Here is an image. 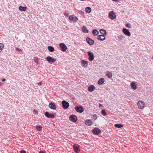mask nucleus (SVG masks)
<instances>
[{"label": "nucleus", "mask_w": 153, "mask_h": 153, "mask_svg": "<svg viewBox=\"0 0 153 153\" xmlns=\"http://www.w3.org/2000/svg\"><path fill=\"white\" fill-rule=\"evenodd\" d=\"M45 116L48 118H53L56 116V113L50 114L48 111L46 112L45 113Z\"/></svg>", "instance_id": "1"}, {"label": "nucleus", "mask_w": 153, "mask_h": 153, "mask_svg": "<svg viewBox=\"0 0 153 153\" xmlns=\"http://www.w3.org/2000/svg\"><path fill=\"white\" fill-rule=\"evenodd\" d=\"M5 80H6V79H4V78H3V79H2V81L3 82H4V81H5Z\"/></svg>", "instance_id": "41"}, {"label": "nucleus", "mask_w": 153, "mask_h": 153, "mask_svg": "<svg viewBox=\"0 0 153 153\" xmlns=\"http://www.w3.org/2000/svg\"><path fill=\"white\" fill-rule=\"evenodd\" d=\"M80 147V146L78 144H74V145L73 146V148L74 151L76 153H78L79 152L80 150L79 149V148Z\"/></svg>", "instance_id": "7"}, {"label": "nucleus", "mask_w": 153, "mask_h": 153, "mask_svg": "<svg viewBox=\"0 0 153 153\" xmlns=\"http://www.w3.org/2000/svg\"><path fill=\"white\" fill-rule=\"evenodd\" d=\"M20 153H26V152L24 150H22L20 151Z\"/></svg>", "instance_id": "38"}, {"label": "nucleus", "mask_w": 153, "mask_h": 153, "mask_svg": "<svg viewBox=\"0 0 153 153\" xmlns=\"http://www.w3.org/2000/svg\"><path fill=\"white\" fill-rule=\"evenodd\" d=\"M109 16L110 19L113 20L115 19L116 18V15L113 11H111L109 12Z\"/></svg>", "instance_id": "13"}, {"label": "nucleus", "mask_w": 153, "mask_h": 153, "mask_svg": "<svg viewBox=\"0 0 153 153\" xmlns=\"http://www.w3.org/2000/svg\"><path fill=\"white\" fill-rule=\"evenodd\" d=\"M82 65L83 67H86L88 65V61L82 60L81 61Z\"/></svg>", "instance_id": "16"}, {"label": "nucleus", "mask_w": 153, "mask_h": 153, "mask_svg": "<svg viewBox=\"0 0 153 153\" xmlns=\"http://www.w3.org/2000/svg\"><path fill=\"white\" fill-rule=\"evenodd\" d=\"M34 114H37V113L36 112V113H35Z\"/></svg>", "instance_id": "44"}, {"label": "nucleus", "mask_w": 153, "mask_h": 153, "mask_svg": "<svg viewBox=\"0 0 153 153\" xmlns=\"http://www.w3.org/2000/svg\"><path fill=\"white\" fill-rule=\"evenodd\" d=\"M62 105L63 108L65 109H67L69 106V103L64 100L62 101Z\"/></svg>", "instance_id": "4"}, {"label": "nucleus", "mask_w": 153, "mask_h": 153, "mask_svg": "<svg viewBox=\"0 0 153 153\" xmlns=\"http://www.w3.org/2000/svg\"><path fill=\"white\" fill-rule=\"evenodd\" d=\"M115 127L119 128H121L123 126V125H122L121 124H115Z\"/></svg>", "instance_id": "29"}, {"label": "nucleus", "mask_w": 153, "mask_h": 153, "mask_svg": "<svg viewBox=\"0 0 153 153\" xmlns=\"http://www.w3.org/2000/svg\"><path fill=\"white\" fill-rule=\"evenodd\" d=\"M105 79L103 78H101L99 79L98 82V84L99 85H101L104 82Z\"/></svg>", "instance_id": "23"}, {"label": "nucleus", "mask_w": 153, "mask_h": 153, "mask_svg": "<svg viewBox=\"0 0 153 153\" xmlns=\"http://www.w3.org/2000/svg\"><path fill=\"white\" fill-rule=\"evenodd\" d=\"M92 132L94 134L97 135L101 133V131L99 128L96 127L93 129Z\"/></svg>", "instance_id": "2"}, {"label": "nucleus", "mask_w": 153, "mask_h": 153, "mask_svg": "<svg viewBox=\"0 0 153 153\" xmlns=\"http://www.w3.org/2000/svg\"><path fill=\"white\" fill-rule=\"evenodd\" d=\"M145 103L142 101H139L137 103V105L138 107L140 108H143L144 106Z\"/></svg>", "instance_id": "10"}, {"label": "nucleus", "mask_w": 153, "mask_h": 153, "mask_svg": "<svg viewBox=\"0 0 153 153\" xmlns=\"http://www.w3.org/2000/svg\"><path fill=\"white\" fill-rule=\"evenodd\" d=\"M88 55L89 56V61H93L94 58V55L93 53L91 51H88Z\"/></svg>", "instance_id": "9"}, {"label": "nucleus", "mask_w": 153, "mask_h": 153, "mask_svg": "<svg viewBox=\"0 0 153 153\" xmlns=\"http://www.w3.org/2000/svg\"><path fill=\"white\" fill-rule=\"evenodd\" d=\"M27 9V7H22L20 6L19 7V9L21 11H25Z\"/></svg>", "instance_id": "26"}, {"label": "nucleus", "mask_w": 153, "mask_h": 153, "mask_svg": "<svg viewBox=\"0 0 153 153\" xmlns=\"http://www.w3.org/2000/svg\"><path fill=\"white\" fill-rule=\"evenodd\" d=\"M101 113L102 115L105 116L107 115V114L105 112V111L104 109L102 110Z\"/></svg>", "instance_id": "32"}, {"label": "nucleus", "mask_w": 153, "mask_h": 153, "mask_svg": "<svg viewBox=\"0 0 153 153\" xmlns=\"http://www.w3.org/2000/svg\"><path fill=\"white\" fill-rule=\"evenodd\" d=\"M118 37L119 39H122L123 38L122 35H120Z\"/></svg>", "instance_id": "37"}, {"label": "nucleus", "mask_w": 153, "mask_h": 153, "mask_svg": "<svg viewBox=\"0 0 153 153\" xmlns=\"http://www.w3.org/2000/svg\"><path fill=\"white\" fill-rule=\"evenodd\" d=\"M105 36L103 35H99L97 36V39L101 41H103L105 39Z\"/></svg>", "instance_id": "18"}, {"label": "nucleus", "mask_w": 153, "mask_h": 153, "mask_svg": "<svg viewBox=\"0 0 153 153\" xmlns=\"http://www.w3.org/2000/svg\"><path fill=\"white\" fill-rule=\"evenodd\" d=\"M94 89L95 87L93 85H91L88 88V91L91 92L94 91Z\"/></svg>", "instance_id": "17"}, {"label": "nucleus", "mask_w": 153, "mask_h": 153, "mask_svg": "<svg viewBox=\"0 0 153 153\" xmlns=\"http://www.w3.org/2000/svg\"><path fill=\"white\" fill-rule=\"evenodd\" d=\"M99 106L100 107H101L102 106V105L101 104H100V103L99 104Z\"/></svg>", "instance_id": "39"}, {"label": "nucleus", "mask_w": 153, "mask_h": 153, "mask_svg": "<svg viewBox=\"0 0 153 153\" xmlns=\"http://www.w3.org/2000/svg\"><path fill=\"white\" fill-rule=\"evenodd\" d=\"M91 8L89 7H86L85 8V11L87 13H90L91 11Z\"/></svg>", "instance_id": "28"}, {"label": "nucleus", "mask_w": 153, "mask_h": 153, "mask_svg": "<svg viewBox=\"0 0 153 153\" xmlns=\"http://www.w3.org/2000/svg\"><path fill=\"white\" fill-rule=\"evenodd\" d=\"M99 33V31L96 29H94L92 31V33L94 36H97Z\"/></svg>", "instance_id": "24"}, {"label": "nucleus", "mask_w": 153, "mask_h": 153, "mask_svg": "<svg viewBox=\"0 0 153 153\" xmlns=\"http://www.w3.org/2000/svg\"><path fill=\"white\" fill-rule=\"evenodd\" d=\"M46 59L47 61L50 63H53L54 62L56 61V59L54 58H52L51 57L48 56L46 58Z\"/></svg>", "instance_id": "5"}, {"label": "nucleus", "mask_w": 153, "mask_h": 153, "mask_svg": "<svg viewBox=\"0 0 153 153\" xmlns=\"http://www.w3.org/2000/svg\"><path fill=\"white\" fill-rule=\"evenodd\" d=\"M64 14V15H65V16H68V15L67 14H66V13H65Z\"/></svg>", "instance_id": "42"}, {"label": "nucleus", "mask_w": 153, "mask_h": 153, "mask_svg": "<svg viewBox=\"0 0 153 153\" xmlns=\"http://www.w3.org/2000/svg\"><path fill=\"white\" fill-rule=\"evenodd\" d=\"M106 75L109 78H110L112 77V74L109 71H107L106 72Z\"/></svg>", "instance_id": "25"}, {"label": "nucleus", "mask_w": 153, "mask_h": 153, "mask_svg": "<svg viewBox=\"0 0 153 153\" xmlns=\"http://www.w3.org/2000/svg\"><path fill=\"white\" fill-rule=\"evenodd\" d=\"M38 84L39 85H41V82H40V83H38Z\"/></svg>", "instance_id": "43"}, {"label": "nucleus", "mask_w": 153, "mask_h": 153, "mask_svg": "<svg viewBox=\"0 0 153 153\" xmlns=\"http://www.w3.org/2000/svg\"><path fill=\"white\" fill-rule=\"evenodd\" d=\"M75 109L77 112L79 113H81L84 111L83 107L81 105L76 106L75 107Z\"/></svg>", "instance_id": "3"}, {"label": "nucleus", "mask_w": 153, "mask_h": 153, "mask_svg": "<svg viewBox=\"0 0 153 153\" xmlns=\"http://www.w3.org/2000/svg\"><path fill=\"white\" fill-rule=\"evenodd\" d=\"M49 107L51 109L53 110H55L56 108V106L54 103L51 102L49 103Z\"/></svg>", "instance_id": "15"}, {"label": "nucleus", "mask_w": 153, "mask_h": 153, "mask_svg": "<svg viewBox=\"0 0 153 153\" xmlns=\"http://www.w3.org/2000/svg\"><path fill=\"white\" fill-rule=\"evenodd\" d=\"M85 124L88 126H90L92 124V121L91 120H87L85 121Z\"/></svg>", "instance_id": "19"}, {"label": "nucleus", "mask_w": 153, "mask_h": 153, "mask_svg": "<svg viewBox=\"0 0 153 153\" xmlns=\"http://www.w3.org/2000/svg\"><path fill=\"white\" fill-rule=\"evenodd\" d=\"M69 19L71 20L73 22H76L78 20V18L77 17L74 15H71L69 17Z\"/></svg>", "instance_id": "6"}, {"label": "nucleus", "mask_w": 153, "mask_h": 153, "mask_svg": "<svg viewBox=\"0 0 153 153\" xmlns=\"http://www.w3.org/2000/svg\"><path fill=\"white\" fill-rule=\"evenodd\" d=\"M69 119L71 121L75 123L77 121V118L75 115H71L69 117Z\"/></svg>", "instance_id": "11"}, {"label": "nucleus", "mask_w": 153, "mask_h": 153, "mask_svg": "<svg viewBox=\"0 0 153 153\" xmlns=\"http://www.w3.org/2000/svg\"><path fill=\"white\" fill-rule=\"evenodd\" d=\"M131 86L132 88L135 90L137 88L136 85L134 82H132L131 83Z\"/></svg>", "instance_id": "21"}, {"label": "nucleus", "mask_w": 153, "mask_h": 153, "mask_svg": "<svg viewBox=\"0 0 153 153\" xmlns=\"http://www.w3.org/2000/svg\"><path fill=\"white\" fill-rule=\"evenodd\" d=\"M126 27H128L129 28H130L131 27L130 24L129 23H127L126 25Z\"/></svg>", "instance_id": "33"}, {"label": "nucleus", "mask_w": 153, "mask_h": 153, "mask_svg": "<svg viewBox=\"0 0 153 153\" xmlns=\"http://www.w3.org/2000/svg\"><path fill=\"white\" fill-rule=\"evenodd\" d=\"M36 128L39 131H40L42 130V127L39 126H36Z\"/></svg>", "instance_id": "30"}, {"label": "nucleus", "mask_w": 153, "mask_h": 153, "mask_svg": "<svg viewBox=\"0 0 153 153\" xmlns=\"http://www.w3.org/2000/svg\"><path fill=\"white\" fill-rule=\"evenodd\" d=\"M82 31L85 33H88V30L87 29V28L85 26H83L82 28Z\"/></svg>", "instance_id": "22"}, {"label": "nucleus", "mask_w": 153, "mask_h": 153, "mask_svg": "<svg viewBox=\"0 0 153 153\" xmlns=\"http://www.w3.org/2000/svg\"><path fill=\"white\" fill-rule=\"evenodd\" d=\"M34 61L36 63V64H37L38 62V60L37 59H34Z\"/></svg>", "instance_id": "36"}, {"label": "nucleus", "mask_w": 153, "mask_h": 153, "mask_svg": "<svg viewBox=\"0 0 153 153\" xmlns=\"http://www.w3.org/2000/svg\"><path fill=\"white\" fill-rule=\"evenodd\" d=\"M93 118L96 120L97 118V115L96 114H94L92 115Z\"/></svg>", "instance_id": "34"}, {"label": "nucleus", "mask_w": 153, "mask_h": 153, "mask_svg": "<svg viewBox=\"0 0 153 153\" xmlns=\"http://www.w3.org/2000/svg\"><path fill=\"white\" fill-rule=\"evenodd\" d=\"M123 33L126 36H130L131 33L128 29L123 28Z\"/></svg>", "instance_id": "12"}, {"label": "nucleus", "mask_w": 153, "mask_h": 153, "mask_svg": "<svg viewBox=\"0 0 153 153\" xmlns=\"http://www.w3.org/2000/svg\"><path fill=\"white\" fill-rule=\"evenodd\" d=\"M100 33L102 34V35L105 36L107 35L106 31V30L103 29H101L100 30Z\"/></svg>", "instance_id": "20"}, {"label": "nucleus", "mask_w": 153, "mask_h": 153, "mask_svg": "<svg viewBox=\"0 0 153 153\" xmlns=\"http://www.w3.org/2000/svg\"><path fill=\"white\" fill-rule=\"evenodd\" d=\"M4 48V45L2 43H0V52L2 51Z\"/></svg>", "instance_id": "31"}, {"label": "nucleus", "mask_w": 153, "mask_h": 153, "mask_svg": "<svg viewBox=\"0 0 153 153\" xmlns=\"http://www.w3.org/2000/svg\"><path fill=\"white\" fill-rule=\"evenodd\" d=\"M59 46L62 51H65L67 49V47L64 43H60L59 44Z\"/></svg>", "instance_id": "8"}, {"label": "nucleus", "mask_w": 153, "mask_h": 153, "mask_svg": "<svg viewBox=\"0 0 153 153\" xmlns=\"http://www.w3.org/2000/svg\"><path fill=\"white\" fill-rule=\"evenodd\" d=\"M86 40L87 43L91 45H93L94 42L93 40L88 37H87L86 38Z\"/></svg>", "instance_id": "14"}, {"label": "nucleus", "mask_w": 153, "mask_h": 153, "mask_svg": "<svg viewBox=\"0 0 153 153\" xmlns=\"http://www.w3.org/2000/svg\"><path fill=\"white\" fill-rule=\"evenodd\" d=\"M48 51L51 52H52L54 51V48L51 46H48Z\"/></svg>", "instance_id": "27"}, {"label": "nucleus", "mask_w": 153, "mask_h": 153, "mask_svg": "<svg viewBox=\"0 0 153 153\" xmlns=\"http://www.w3.org/2000/svg\"><path fill=\"white\" fill-rule=\"evenodd\" d=\"M16 50L18 51H22V50L20 48H16Z\"/></svg>", "instance_id": "35"}, {"label": "nucleus", "mask_w": 153, "mask_h": 153, "mask_svg": "<svg viewBox=\"0 0 153 153\" xmlns=\"http://www.w3.org/2000/svg\"><path fill=\"white\" fill-rule=\"evenodd\" d=\"M39 153H44V152L42 151H40Z\"/></svg>", "instance_id": "40"}]
</instances>
